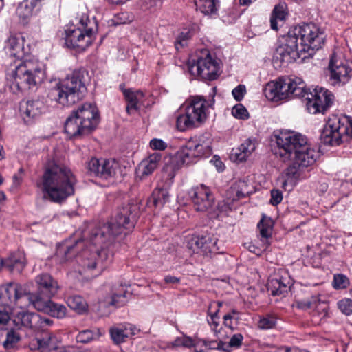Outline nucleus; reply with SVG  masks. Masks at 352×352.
I'll use <instances>...</instances> for the list:
<instances>
[{"label": "nucleus", "instance_id": "f257e3e1", "mask_svg": "<svg viewBox=\"0 0 352 352\" xmlns=\"http://www.w3.org/2000/svg\"><path fill=\"white\" fill-rule=\"evenodd\" d=\"M139 213V207L136 204H129L119 209L116 217L109 223L92 230L89 242L94 246L101 247L94 251H85L78 258V268L72 274L78 273L87 280L98 276L111 261V255L103 245L113 241L115 238L122 234L124 230L130 231L135 227Z\"/></svg>", "mask_w": 352, "mask_h": 352}, {"label": "nucleus", "instance_id": "f03ea898", "mask_svg": "<svg viewBox=\"0 0 352 352\" xmlns=\"http://www.w3.org/2000/svg\"><path fill=\"white\" fill-rule=\"evenodd\" d=\"M24 42L21 35H11L4 45L6 54L20 61L13 72L12 86L21 91L36 88L45 77V65L34 57L25 56Z\"/></svg>", "mask_w": 352, "mask_h": 352}, {"label": "nucleus", "instance_id": "7ed1b4c3", "mask_svg": "<svg viewBox=\"0 0 352 352\" xmlns=\"http://www.w3.org/2000/svg\"><path fill=\"white\" fill-rule=\"evenodd\" d=\"M275 155L284 162H291L289 174L294 176L300 168L313 166L319 157L318 151L307 142L305 136L294 131H281L275 135Z\"/></svg>", "mask_w": 352, "mask_h": 352}, {"label": "nucleus", "instance_id": "20e7f679", "mask_svg": "<svg viewBox=\"0 0 352 352\" xmlns=\"http://www.w3.org/2000/svg\"><path fill=\"white\" fill-rule=\"evenodd\" d=\"M76 179L72 170L64 165L50 163L37 183L45 198L54 203H61L74 194Z\"/></svg>", "mask_w": 352, "mask_h": 352}, {"label": "nucleus", "instance_id": "39448f33", "mask_svg": "<svg viewBox=\"0 0 352 352\" xmlns=\"http://www.w3.org/2000/svg\"><path fill=\"white\" fill-rule=\"evenodd\" d=\"M99 120L97 107L92 103H84L66 120L65 132L69 138L87 135L97 127Z\"/></svg>", "mask_w": 352, "mask_h": 352}, {"label": "nucleus", "instance_id": "423d86ee", "mask_svg": "<svg viewBox=\"0 0 352 352\" xmlns=\"http://www.w3.org/2000/svg\"><path fill=\"white\" fill-rule=\"evenodd\" d=\"M86 91L81 73L76 71L56 83V87L50 90L48 97L63 106H71L81 100Z\"/></svg>", "mask_w": 352, "mask_h": 352}, {"label": "nucleus", "instance_id": "0eeeda50", "mask_svg": "<svg viewBox=\"0 0 352 352\" xmlns=\"http://www.w3.org/2000/svg\"><path fill=\"white\" fill-rule=\"evenodd\" d=\"M214 102V99L207 101L201 96H190L183 105L184 113L177 118V129L180 131H185L199 126L206 121L208 113V109Z\"/></svg>", "mask_w": 352, "mask_h": 352}, {"label": "nucleus", "instance_id": "6e6552de", "mask_svg": "<svg viewBox=\"0 0 352 352\" xmlns=\"http://www.w3.org/2000/svg\"><path fill=\"white\" fill-rule=\"evenodd\" d=\"M352 138V120L347 116L331 115L329 117L320 135L325 145L339 146Z\"/></svg>", "mask_w": 352, "mask_h": 352}, {"label": "nucleus", "instance_id": "1a4fd4ad", "mask_svg": "<svg viewBox=\"0 0 352 352\" xmlns=\"http://www.w3.org/2000/svg\"><path fill=\"white\" fill-rule=\"evenodd\" d=\"M263 91L265 97L272 102H278L292 97H305L307 94L305 84L299 78L269 82Z\"/></svg>", "mask_w": 352, "mask_h": 352}, {"label": "nucleus", "instance_id": "9d476101", "mask_svg": "<svg viewBox=\"0 0 352 352\" xmlns=\"http://www.w3.org/2000/svg\"><path fill=\"white\" fill-rule=\"evenodd\" d=\"M79 22L80 27H70L65 30V44L80 52L91 45L97 23L94 19H90L86 14L82 15Z\"/></svg>", "mask_w": 352, "mask_h": 352}, {"label": "nucleus", "instance_id": "9b49d317", "mask_svg": "<svg viewBox=\"0 0 352 352\" xmlns=\"http://www.w3.org/2000/svg\"><path fill=\"white\" fill-rule=\"evenodd\" d=\"M188 70L194 76L205 80H213L219 75V65L208 50L202 49L197 52L195 58L189 60Z\"/></svg>", "mask_w": 352, "mask_h": 352}, {"label": "nucleus", "instance_id": "f8f14e48", "mask_svg": "<svg viewBox=\"0 0 352 352\" xmlns=\"http://www.w3.org/2000/svg\"><path fill=\"white\" fill-rule=\"evenodd\" d=\"M292 30L302 45L301 51H305L309 56L313 55L324 44V32L314 23H303Z\"/></svg>", "mask_w": 352, "mask_h": 352}, {"label": "nucleus", "instance_id": "ddd939ff", "mask_svg": "<svg viewBox=\"0 0 352 352\" xmlns=\"http://www.w3.org/2000/svg\"><path fill=\"white\" fill-rule=\"evenodd\" d=\"M28 295L25 285L16 282H10L0 286V305L14 311L16 308H23V301Z\"/></svg>", "mask_w": 352, "mask_h": 352}, {"label": "nucleus", "instance_id": "4468645a", "mask_svg": "<svg viewBox=\"0 0 352 352\" xmlns=\"http://www.w3.org/2000/svg\"><path fill=\"white\" fill-rule=\"evenodd\" d=\"M302 45L291 28L288 33L279 40V45L275 52V57L282 62L291 63L300 58L305 51H301Z\"/></svg>", "mask_w": 352, "mask_h": 352}, {"label": "nucleus", "instance_id": "2eb2a0df", "mask_svg": "<svg viewBox=\"0 0 352 352\" xmlns=\"http://www.w3.org/2000/svg\"><path fill=\"white\" fill-rule=\"evenodd\" d=\"M329 80L335 87L346 85L352 77V66L341 54L334 52L329 60Z\"/></svg>", "mask_w": 352, "mask_h": 352}, {"label": "nucleus", "instance_id": "dca6fc26", "mask_svg": "<svg viewBox=\"0 0 352 352\" xmlns=\"http://www.w3.org/2000/svg\"><path fill=\"white\" fill-rule=\"evenodd\" d=\"M89 170L95 175L108 179L116 177L120 171V164L114 159L91 158L88 162Z\"/></svg>", "mask_w": 352, "mask_h": 352}, {"label": "nucleus", "instance_id": "f3484780", "mask_svg": "<svg viewBox=\"0 0 352 352\" xmlns=\"http://www.w3.org/2000/svg\"><path fill=\"white\" fill-rule=\"evenodd\" d=\"M311 98L307 97V109L311 113H324L333 102L334 96L328 89L324 87H317Z\"/></svg>", "mask_w": 352, "mask_h": 352}, {"label": "nucleus", "instance_id": "a211bd4d", "mask_svg": "<svg viewBox=\"0 0 352 352\" xmlns=\"http://www.w3.org/2000/svg\"><path fill=\"white\" fill-rule=\"evenodd\" d=\"M193 207L197 212H208L214 204V197L205 185L193 187L189 192Z\"/></svg>", "mask_w": 352, "mask_h": 352}, {"label": "nucleus", "instance_id": "6ab92c4d", "mask_svg": "<svg viewBox=\"0 0 352 352\" xmlns=\"http://www.w3.org/2000/svg\"><path fill=\"white\" fill-rule=\"evenodd\" d=\"M186 247L192 253L209 256L215 252L217 240L210 236H190L186 239Z\"/></svg>", "mask_w": 352, "mask_h": 352}, {"label": "nucleus", "instance_id": "aec40b11", "mask_svg": "<svg viewBox=\"0 0 352 352\" xmlns=\"http://www.w3.org/2000/svg\"><path fill=\"white\" fill-rule=\"evenodd\" d=\"M14 322L19 327L40 329L51 325L52 321L37 314L21 311L16 314Z\"/></svg>", "mask_w": 352, "mask_h": 352}, {"label": "nucleus", "instance_id": "412c9836", "mask_svg": "<svg viewBox=\"0 0 352 352\" xmlns=\"http://www.w3.org/2000/svg\"><path fill=\"white\" fill-rule=\"evenodd\" d=\"M47 111V106L43 100L40 98L28 100L24 105L21 107V111L24 116L25 121L27 122L39 118Z\"/></svg>", "mask_w": 352, "mask_h": 352}, {"label": "nucleus", "instance_id": "4be33fe9", "mask_svg": "<svg viewBox=\"0 0 352 352\" xmlns=\"http://www.w3.org/2000/svg\"><path fill=\"white\" fill-rule=\"evenodd\" d=\"M124 98L127 103L126 112L131 115L137 112L144 104V94L140 90L133 89H122Z\"/></svg>", "mask_w": 352, "mask_h": 352}, {"label": "nucleus", "instance_id": "5701e85b", "mask_svg": "<svg viewBox=\"0 0 352 352\" xmlns=\"http://www.w3.org/2000/svg\"><path fill=\"white\" fill-rule=\"evenodd\" d=\"M162 160V155L159 153H154L144 159L136 168V176L140 179L151 175L158 167Z\"/></svg>", "mask_w": 352, "mask_h": 352}, {"label": "nucleus", "instance_id": "b1692460", "mask_svg": "<svg viewBox=\"0 0 352 352\" xmlns=\"http://www.w3.org/2000/svg\"><path fill=\"white\" fill-rule=\"evenodd\" d=\"M36 283L40 293L43 294L47 298L54 296L58 289V285L54 279L48 274H41L35 278Z\"/></svg>", "mask_w": 352, "mask_h": 352}, {"label": "nucleus", "instance_id": "393cba45", "mask_svg": "<svg viewBox=\"0 0 352 352\" xmlns=\"http://www.w3.org/2000/svg\"><path fill=\"white\" fill-rule=\"evenodd\" d=\"M289 287V278L283 275L271 277L267 282V289L272 296H279L287 293Z\"/></svg>", "mask_w": 352, "mask_h": 352}, {"label": "nucleus", "instance_id": "a878e982", "mask_svg": "<svg viewBox=\"0 0 352 352\" xmlns=\"http://www.w3.org/2000/svg\"><path fill=\"white\" fill-rule=\"evenodd\" d=\"M191 141L193 145L195 146L199 158L208 157L212 154V138L210 134H203L197 138L191 139Z\"/></svg>", "mask_w": 352, "mask_h": 352}, {"label": "nucleus", "instance_id": "bb28decb", "mask_svg": "<svg viewBox=\"0 0 352 352\" xmlns=\"http://www.w3.org/2000/svg\"><path fill=\"white\" fill-rule=\"evenodd\" d=\"M139 332V329L133 324L112 327L110 329L111 338L116 344L125 341L126 338L132 337Z\"/></svg>", "mask_w": 352, "mask_h": 352}, {"label": "nucleus", "instance_id": "cd10ccee", "mask_svg": "<svg viewBox=\"0 0 352 352\" xmlns=\"http://www.w3.org/2000/svg\"><path fill=\"white\" fill-rule=\"evenodd\" d=\"M43 0H24L16 8V14L19 18L26 20L36 13L41 8Z\"/></svg>", "mask_w": 352, "mask_h": 352}, {"label": "nucleus", "instance_id": "c85d7f7f", "mask_svg": "<svg viewBox=\"0 0 352 352\" xmlns=\"http://www.w3.org/2000/svg\"><path fill=\"white\" fill-rule=\"evenodd\" d=\"M256 141L246 140L237 148L232 151L231 157L237 162L245 161L255 151Z\"/></svg>", "mask_w": 352, "mask_h": 352}, {"label": "nucleus", "instance_id": "c756f323", "mask_svg": "<svg viewBox=\"0 0 352 352\" xmlns=\"http://www.w3.org/2000/svg\"><path fill=\"white\" fill-rule=\"evenodd\" d=\"M26 265V260L23 252H18L3 260V267L12 272L20 273Z\"/></svg>", "mask_w": 352, "mask_h": 352}, {"label": "nucleus", "instance_id": "7c9ffc66", "mask_svg": "<svg viewBox=\"0 0 352 352\" xmlns=\"http://www.w3.org/2000/svg\"><path fill=\"white\" fill-rule=\"evenodd\" d=\"M257 228L259 239L263 243V247L266 248L270 245L269 239L272 237L273 221L270 218L263 216Z\"/></svg>", "mask_w": 352, "mask_h": 352}, {"label": "nucleus", "instance_id": "2f4dec72", "mask_svg": "<svg viewBox=\"0 0 352 352\" xmlns=\"http://www.w3.org/2000/svg\"><path fill=\"white\" fill-rule=\"evenodd\" d=\"M178 157L184 164H189L196 162L199 157L196 151L195 146L193 145L191 140L181 147L177 152Z\"/></svg>", "mask_w": 352, "mask_h": 352}, {"label": "nucleus", "instance_id": "473e14b6", "mask_svg": "<svg viewBox=\"0 0 352 352\" xmlns=\"http://www.w3.org/2000/svg\"><path fill=\"white\" fill-rule=\"evenodd\" d=\"M41 294L40 292L30 293L28 291L25 300H28L29 304L32 305L36 310L46 314L52 301L50 300V298L42 297Z\"/></svg>", "mask_w": 352, "mask_h": 352}, {"label": "nucleus", "instance_id": "72a5a7b5", "mask_svg": "<svg viewBox=\"0 0 352 352\" xmlns=\"http://www.w3.org/2000/svg\"><path fill=\"white\" fill-rule=\"evenodd\" d=\"M168 190L162 188H155L148 199V204L155 207H162L169 200Z\"/></svg>", "mask_w": 352, "mask_h": 352}, {"label": "nucleus", "instance_id": "f704fd0d", "mask_svg": "<svg viewBox=\"0 0 352 352\" xmlns=\"http://www.w3.org/2000/svg\"><path fill=\"white\" fill-rule=\"evenodd\" d=\"M85 246V241L82 239L76 240L74 243L62 246L58 250V254H64L63 261L68 260L74 256L78 251L82 249Z\"/></svg>", "mask_w": 352, "mask_h": 352}, {"label": "nucleus", "instance_id": "c9c22d12", "mask_svg": "<svg viewBox=\"0 0 352 352\" xmlns=\"http://www.w3.org/2000/svg\"><path fill=\"white\" fill-rule=\"evenodd\" d=\"M66 302L67 305L78 314H83L87 310V304L82 296L74 295L67 297Z\"/></svg>", "mask_w": 352, "mask_h": 352}, {"label": "nucleus", "instance_id": "e433bc0d", "mask_svg": "<svg viewBox=\"0 0 352 352\" xmlns=\"http://www.w3.org/2000/svg\"><path fill=\"white\" fill-rule=\"evenodd\" d=\"M37 344L40 352H56L58 349L56 338L50 336L37 340Z\"/></svg>", "mask_w": 352, "mask_h": 352}, {"label": "nucleus", "instance_id": "4c0bfd02", "mask_svg": "<svg viewBox=\"0 0 352 352\" xmlns=\"http://www.w3.org/2000/svg\"><path fill=\"white\" fill-rule=\"evenodd\" d=\"M195 5L197 9L204 14H214L217 10L216 0H197Z\"/></svg>", "mask_w": 352, "mask_h": 352}, {"label": "nucleus", "instance_id": "58836bf2", "mask_svg": "<svg viewBox=\"0 0 352 352\" xmlns=\"http://www.w3.org/2000/svg\"><path fill=\"white\" fill-rule=\"evenodd\" d=\"M285 12L282 6H276L272 11L270 18L271 28L273 30H278V23L283 22L285 19Z\"/></svg>", "mask_w": 352, "mask_h": 352}, {"label": "nucleus", "instance_id": "ea45409f", "mask_svg": "<svg viewBox=\"0 0 352 352\" xmlns=\"http://www.w3.org/2000/svg\"><path fill=\"white\" fill-rule=\"evenodd\" d=\"M194 32L190 29L184 28L177 36L175 42V48L179 50L188 44V41L192 38Z\"/></svg>", "mask_w": 352, "mask_h": 352}, {"label": "nucleus", "instance_id": "a19ab883", "mask_svg": "<svg viewBox=\"0 0 352 352\" xmlns=\"http://www.w3.org/2000/svg\"><path fill=\"white\" fill-rule=\"evenodd\" d=\"M20 340V334L16 331L10 329L6 333V339L3 342V346L6 349H12L16 345Z\"/></svg>", "mask_w": 352, "mask_h": 352}, {"label": "nucleus", "instance_id": "79ce46f5", "mask_svg": "<svg viewBox=\"0 0 352 352\" xmlns=\"http://www.w3.org/2000/svg\"><path fill=\"white\" fill-rule=\"evenodd\" d=\"M100 335L101 333L99 329H97L96 331L86 329L78 333L76 336V340L81 343H88L90 341L99 338Z\"/></svg>", "mask_w": 352, "mask_h": 352}, {"label": "nucleus", "instance_id": "37998d69", "mask_svg": "<svg viewBox=\"0 0 352 352\" xmlns=\"http://www.w3.org/2000/svg\"><path fill=\"white\" fill-rule=\"evenodd\" d=\"M300 177V173H297L294 176L289 174L288 168L285 170V178L280 180L281 182V187L287 191H290L296 185L298 179Z\"/></svg>", "mask_w": 352, "mask_h": 352}, {"label": "nucleus", "instance_id": "c03bdc74", "mask_svg": "<svg viewBox=\"0 0 352 352\" xmlns=\"http://www.w3.org/2000/svg\"><path fill=\"white\" fill-rule=\"evenodd\" d=\"M46 314L58 318H63L67 313V308L60 304L54 303L52 301Z\"/></svg>", "mask_w": 352, "mask_h": 352}, {"label": "nucleus", "instance_id": "a18cd8bd", "mask_svg": "<svg viewBox=\"0 0 352 352\" xmlns=\"http://www.w3.org/2000/svg\"><path fill=\"white\" fill-rule=\"evenodd\" d=\"M177 167L174 163L170 162L163 168V177L166 180L167 184L170 185L176 174Z\"/></svg>", "mask_w": 352, "mask_h": 352}, {"label": "nucleus", "instance_id": "49530a36", "mask_svg": "<svg viewBox=\"0 0 352 352\" xmlns=\"http://www.w3.org/2000/svg\"><path fill=\"white\" fill-rule=\"evenodd\" d=\"M320 298L318 296H313L310 299H304L298 302V307L300 309H313L317 308L320 304Z\"/></svg>", "mask_w": 352, "mask_h": 352}, {"label": "nucleus", "instance_id": "de8ad7c7", "mask_svg": "<svg viewBox=\"0 0 352 352\" xmlns=\"http://www.w3.org/2000/svg\"><path fill=\"white\" fill-rule=\"evenodd\" d=\"M349 278L342 274H337L333 276L332 285L336 289H345L349 285Z\"/></svg>", "mask_w": 352, "mask_h": 352}, {"label": "nucleus", "instance_id": "09e8293b", "mask_svg": "<svg viewBox=\"0 0 352 352\" xmlns=\"http://www.w3.org/2000/svg\"><path fill=\"white\" fill-rule=\"evenodd\" d=\"M276 318L272 315H266L260 318L258 327L261 329H269L275 327Z\"/></svg>", "mask_w": 352, "mask_h": 352}, {"label": "nucleus", "instance_id": "8fccbe9b", "mask_svg": "<svg viewBox=\"0 0 352 352\" xmlns=\"http://www.w3.org/2000/svg\"><path fill=\"white\" fill-rule=\"evenodd\" d=\"M232 115L237 119L246 120L249 118L246 108L241 104H237L232 107Z\"/></svg>", "mask_w": 352, "mask_h": 352}, {"label": "nucleus", "instance_id": "3c124183", "mask_svg": "<svg viewBox=\"0 0 352 352\" xmlns=\"http://www.w3.org/2000/svg\"><path fill=\"white\" fill-rule=\"evenodd\" d=\"M173 344L175 346H184L186 348L191 346L196 347L194 340L191 338L185 336L177 338Z\"/></svg>", "mask_w": 352, "mask_h": 352}, {"label": "nucleus", "instance_id": "603ef678", "mask_svg": "<svg viewBox=\"0 0 352 352\" xmlns=\"http://www.w3.org/2000/svg\"><path fill=\"white\" fill-rule=\"evenodd\" d=\"M338 307L342 314L346 316L352 314V300L350 298H344L339 300Z\"/></svg>", "mask_w": 352, "mask_h": 352}, {"label": "nucleus", "instance_id": "864d4df0", "mask_svg": "<svg viewBox=\"0 0 352 352\" xmlns=\"http://www.w3.org/2000/svg\"><path fill=\"white\" fill-rule=\"evenodd\" d=\"M13 311H10L8 308L3 309L0 308V329H4L10 321V314Z\"/></svg>", "mask_w": 352, "mask_h": 352}, {"label": "nucleus", "instance_id": "5fc2aeb1", "mask_svg": "<svg viewBox=\"0 0 352 352\" xmlns=\"http://www.w3.org/2000/svg\"><path fill=\"white\" fill-rule=\"evenodd\" d=\"M126 292L118 294H116L112 296L111 300L109 302L111 305L120 307L126 302Z\"/></svg>", "mask_w": 352, "mask_h": 352}, {"label": "nucleus", "instance_id": "6e6d98bb", "mask_svg": "<svg viewBox=\"0 0 352 352\" xmlns=\"http://www.w3.org/2000/svg\"><path fill=\"white\" fill-rule=\"evenodd\" d=\"M149 145L153 150L156 151H164L168 146L165 142L158 138L152 139L150 141Z\"/></svg>", "mask_w": 352, "mask_h": 352}, {"label": "nucleus", "instance_id": "4d7b16f0", "mask_svg": "<svg viewBox=\"0 0 352 352\" xmlns=\"http://www.w3.org/2000/svg\"><path fill=\"white\" fill-rule=\"evenodd\" d=\"M246 92L245 87L243 85H239L232 91V96L236 101H241Z\"/></svg>", "mask_w": 352, "mask_h": 352}, {"label": "nucleus", "instance_id": "13d9d810", "mask_svg": "<svg viewBox=\"0 0 352 352\" xmlns=\"http://www.w3.org/2000/svg\"><path fill=\"white\" fill-rule=\"evenodd\" d=\"M243 340V336L241 333L234 334L229 342V346L234 348H239Z\"/></svg>", "mask_w": 352, "mask_h": 352}, {"label": "nucleus", "instance_id": "bf43d9fd", "mask_svg": "<svg viewBox=\"0 0 352 352\" xmlns=\"http://www.w3.org/2000/svg\"><path fill=\"white\" fill-rule=\"evenodd\" d=\"M131 21V19L128 12H120L114 17V22L116 24H125Z\"/></svg>", "mask_w": 352, "mask_h": 352}, {"label": "nucleus", "instance_id": "052dcab7", "mask_svg": "<svg viewBox=\"0 0 352 352\" xmlns=\"http://www.w3.org/2000/svg\"><path fill=\"white\" fill-rule=\"evenodd\" d=\"M283 199L282 192L279 190H272L271 191L270 203L274 205H278Z\"/></svg>", "mask_w": 352, "mask_h": 352}, {"label": "nucleus", "instance_id": "680f3d73", "mask_svg": "<svg viewBox=\"0 0 352 352\" xmlns=\"http://www.w3.org/2000/svg\"><path fill=\"white\" fill-rule=\"evenodd\" d=\"M218 311L219 309L215 313L210 314L209 318H208V322L214 331L216 330L219 325V318L217 316Z\"/></svg>", "mask_w": 352, "mask_h": 352}, {"label": "nucleus", "instance_id": "e2e57ef3", "mask_svg": "<svg viewBox=\"0 0 352 352\" xmlns=\"http://www.w3.org/2000/svg\"><path fill=\"white\" fill-rule=\"evenodd\" d=\"M164 280L166 283H178L179 282V279L175 276H166L164 278Z\"/></svg>", "mask_w": 352, "mask_h": 352}, {"label": "nucleus", "instance_id": "0e129e2a", "mask_svg": "<svg viewBox=\"0 0 352 352\" xmlns=\"http://www.w3.org/2000/svg\"><path fill=\"white\" fill-rule=\"evenodd\" d=\"M278 352H303L298 349L296 348H288V347H281L278 349Z\"/></svg>", "mask_w": 352, "mask_h": 352}, {"label": "nucleus", "instance_id": "69168bd1", "mask_svg": "<svg viewBox=\"0 0 352 352\" xmlns=\"http://www.w3.org/2000/svg\"><path fill=\"white\" fill-rule=\"evenodd\" d=\"M232 190L236 192V199H238L245 197V195L248 193V191L239 190L236 189V187H234L232 188Z\"/></svg>", "mask_w": 352, "mask_h": 352}, {"label": "nucleus", "instance_id": "338daca9", "mask_svg": "<svg viewBox=\"0 0 352 352\" xmlns=\"http://www.w3.org/2000/svg\"><path fill=\"white\" fill-rule=\"evenodd\" d=\"M22 180L23 179L21 175H14L13 176L14 185L16 186H19L21 184Z\"/></svg>", "mask_w": 352, "mask_h": 352}, {"label": "nucleus", "instance_id": "774afa93", "mask_svg": "<svg viewBox=\"0 0 352 352\" xmlns=\"http://www.w3.org/2000/svg\"><path fill=\"white\" fill-rule=\"evenodd\" d=\"M129 1L130 0H107L109 3L113 5H122Z\"/></svg>", "mask_w": 352, "mask_h": 352}]
</instances>
